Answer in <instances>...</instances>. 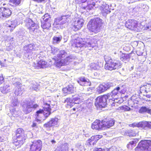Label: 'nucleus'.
<instances>
[{
    "label": "nucleus",
    "mask_w": 151,
    "mask_h": 151,
    "mask_svg": "<svg viewBox=\"0 0 151 151\" xmlns=\"http://www.w3.org/2000/svg\"><path fill=\"white\" fill-rule=\"evenodd\" d=\"M51 47V53L53 54L59 52L53 59L55 61V65L58 68L68 65L76 58V56L73 55H68L66 52L64 50H60L58 48L55 47Z\"/></svg>",
    "instance_id": "f257e3e1"
},
{
    "label": "nucleus",
    "mask_w": 151,
    "mask_h": 151,
    "mask_svg": "<svg viewBox=\"0 0 151 151\" xmlns=\"http://www.w3.org/2000/svg\"><path fill=\"white\" fill-rule=\"evenodd\" d=\"M84 39L83 42V39L81 38H78V40H73L72 43V46L76 47H84L93 48L96 45L97 41L94 38L87 36Z\"/></svg>",
    "instance_id": "f03ea898"
},
{
    "label": "nucleus",
    "mask_w": 151,
    "mask_h": 151,
    "mask_svg": "<svg viewBox=\"0 0 151 151\" xmlns=\"http://www.w3.org/2000/svg\"><path fill=\"white\" fill-rule=\"evenodd\" d=\"M124 91L121 90L119 87H118L114 88L111 93H109V101L108 104L111 105L113 108L118 106L119 104L123 102L122 100H121L119 98H115L118 96L119 93H124Z\"/></svg>",
    "instance_id": "7ed1b4c3"
},
{
    "label": "nucleus",
    "mask_w": 151,
    "mask_h": 151,
    "mask_svg": "<svg viewBox=\"0 0 151 151\" xmlns=\"http://www.w3.org/2000/svg\"><path fill=\"white\" fill-rule=\"evenodd\" d=\"M104 59L106 62L105 68L106 70L111 71L118 69L121 67L122 64L120 61L113 60L108 55L104 56Z\"/></svg>",
    "instance_id": "20e7f679"
},
{
    "label": "nucleus",
    "mask_w": 151,
    "mask_h": 151,
    "mask_svg": "<svg viewBox=\"0 0 151 151\" xmlns=\"http://www.w3.org/2000/svg\"><path fill=\"white\" fill-rule=\"evenodd\" d=\"M102 24V20L100 18H96L91 20L87 25V27L93 32H99Z\"/></svg>",
    "instance_id": "39448f33"
},
{
    "label": "nucleus",
    "mask_w": 151,
    "mask_h": 151,
    "mask_svg": "<svg viewBox=\"0 0 151 151\" xmlns=\"http://www.w3.org/2000/svg\"><path fill=\"white\" fill-rule=\"evenodd\" d=\"M50 104L45 103L42 109H40L36 112V121L37 122L41 120V116L44 115L45 117H47L51 114Z\"/></svg>",
    "instance_id": "423d86ee"
},
{
    "label": "nucleus",
    "mask_w": 151,
    "mask_h": 151,
    "mask_svg": "<svg viewBox=\"0 0 151 151\" xmlns=\"http://www.w3.org/2000/svg\"><path fill=\"white\" fill-rule=\"evenodd\" d=\"M22 107L23 111L27 114L31 112L33 109L37 108L38 107V105L37 104H33L32 101L25 100L22 104Z\"/></svg>",
    "instance_id": "0eeeda50"
},
{
    "label": "nucleus",
    "mask_w": 151,
    "mask_h": 151,
    "mask_svg": "<svg viewBox=\"0 0 151 151\" xmlns=\"http://www.w3.org/2000/svg\"><path fill=\"white\" fill-rule=\"evenodd\" d=\"M109 100V94L104 95L101 96L97 97L95 102V106L97 108H102L105 107L108 104L107 99Z\"/></svg>",
    "instance_id": "6e6552de"
},
{
    "label": "nucleus",
    "mask_w": 151,
    "mask_h": 151,
    "mask_svg": "<svg viewBox=\"0 0 151 151\" xmlns=\"http://www.w3.org/2000/svg\"><path fill=\"white\" fill-rule=\"evenodd\" d=\"M135 150L141 151H151V141L145 140L141 141L139 143Z\"/></svg>",
    "instance_id": "1a4fd4ad"
},
{
    "label": "nucleus",
    "mask_w": 151,
    "mask_h": 151,
    "mask_svg": "<svg viewBox=\"0 0 151 151\" xmlns=\"http://www.w3.org/2000/svg\"><path fill=\"white\" fill-rule=\"evenodd\" d=\"M72 97V99L67 98L65 101L64 103H67L68 108H71L75 104H79L81 102L82 99L78 95L73 96Z\"/></svg>",
    "instance_id": "9d476101"
},
{
    "label": "nucleus",
    "mask_w": 151,
    "mask_h": 151,
    "mask_svg": "<svg viewBox=\"0 0 151 151\" xmlns=\"http://www.w3.org/2000/svg\"><path fill=\"white\" fill-rule=\"evenodd\" d=\"M71 21L70 15H63L60 17L56 18L55 20V23L57 25H61L66 23H69Z\"/></svg>",
    "instance_id": "9b49d317"
},
{
    "label": "nucleus",
    "mask_w": 151,
    "mask_h": 151,
    "mask_svg": "<svg viewBox=\"0 0 151 151\" xmlns=\"http://www.w3.org/2000/svg\"><path fill=\"white\" fill-rule=\"evenodd\" d=\"M42 145V142L40 140L34 141L30 146V150L31 151H40Z\"/></svg>",
    "instance_id": "f8f14e48"
},
{
    "label": "nucleus",
    "mask_w": 151,
    "mask_h": 151,
    "mask_svg": "<svg viewBox=\"0 0 151 151\" xmlns=\"http://www.w3.org/2000/svg\"><path fill=\"white\" fill-rule=\"evenodd\" d=\"M132 125L134 127H137L145 130L148 129H151V122H147L146 121H142L138 123L133 124Z\"/></svg>",
    "instance_id": "ddd939ff"
},
{
    "label": "nucleus",
    "mask_w": 151,
    "mask_h": 151,
    "mask_svg": "<svg viewBox=\"0 0 151 151\" xmlns=\"http://www.w3.org/2000/svg\"><path fill=\"white\" fill-rule=\"evenodd\" d=\"M59 119L57 117H55L51 119L50 121L44 125V127L47 129H49L50 127L55 126L57 127L58 124Z\"/></svg>",
    "instance_id": "4468645a"
},
{
    "label": "nucleus",
    "mask_w": 151,
    "mask_h": 151,
    "mask_svg": "<svg viewBox=\"0 0 151 151\" xmlns=\"http://www.w3.org/2000/svg\"><path fill=\"white\" fill-rule=\"evenodd\" d=\"M84 24V20L80 19L76 20L74 22L72 29L75 31H77L80 29L83 26Z\"/></svg>",
    "instance_id": "2eb2a0df"
},
{
    "label": "nucleus",
    "mask_w": 151,
    "mask_h": 151,
    "mask_svg": "<svg viewBox=\"0 0 151 151\" xmlns=\"http://www.w3.org/2000/svg\"><path fill=\"white\" fill-rule=\"evenodd\" d=\"M102 136L97 135L92 136L90 139H88L87 141L88 145H94L97 142V141L101 138Z\"/></svg>",
    "instance_id": "dca6fc26"
},
{
    "label": "nucleus",
    "mask_w": 151,
    "mask_h": 151,
    "mask_svg": "<svg viewBox=\"0 0 151 151\" xmlns=\"http://www.w3.org/2000/svg\"><path fill=\"white\" fill-rule=\"evenodd\" d=\"M33 66L37 68H46L47 66V63L43 60H40L36 63L34 62L33 64Z\"/></svg>",
    "instance_id": "f3484780"
},
{
    "label": "nucleus",
    "mask_w": 151,
    "mask_h": 151,
    "mask_svg": "<svg viewBox=\"0 0 151 151\" xmlns=\"http://www.w3.org/2000/svg\"><path fill=\"white\" fill-rule=\"evenodd\" d=\"M79 79V80L77 82L81 86H87L91 84L89 80L84 77H81Z\"/></svg>",
    "instance_id": "a211bd4d"
},
{
    "label": "nucleus",
    "mask_w": 151,
    "mask_h": 151,
    "mask_svg": "<svg viewBox=\"0 0 151 151\" xmlns=\"http://www.w3.org/2000/svg\"><path fill=\"white\" fill-rule=\"evenodd\" d=\"M102 123L103 122L100 123V120H96L92 124L91 128L96 130L100 129L103 127Z\"/></svg>",
    "instance_id": "6ab92c4d"
},
{
    "label": "nucleus",
    "mask_w": 151,
    "mask_h": 151,
    "mask_svg": "<svg viewBox=\"0 0 151 151\" xmlns=\"http://www.w3.org/2000/svg\"><path fill=\"white\" fill-rule=\"evenodd\" d=\"M17 138H19L24 140H25L27 137L24 133V131L22 128H19L16 131Z\"/></svg>",
    "instance_id": "aec40b11"
},
{
    "label": "nucleus",
    "mask_w": 151,
    "mask_h": 151,
    "mask_svg": "<svg viewBox=\"0 0 151 151\" xmlns=\"http://www.w3.org/2000/svg\"><path fill=\"white\" fill-rule=\"evenodd\" d=\"M63 91L65 95L73 93L74 91V87L72 85H69L66 87L63 88Z\"/></svg>",
    "instance_id": "412c9836"
},
{
    "label": "nucleus",
    "mask_w": 151,
    "mask_h": 151,
    "mask_svg": "<svg viewBox=\"0 0 151 151\" xmlns=\"http://www.w3.org/2000/svg\"><path fill=\"white\" fill-rule=\"evenodd\" d=\"M63 39V36L60 33L56 34L53 37L52 43L54 44H58Z\"/></svg>",
    "instance_id": "4be33fe9"
},
{
    "label": "nucleus",
    "mask_w": 151,
    "mask_h": 151,
    "mask_svg": "<svg viewBox=\"0 0 151 151\" xmlns=\"http://www.w3.org/2000/svg\"><path fill=\"white\" fill-rule=\"evenodd\" d=\"M0 90L2 93H6L11 91L12 88L8 84H5L3 86L1 87Z\"/></svg>",
    "instance_id": "5701e85b"
},
{
    "label": "nucleus",
    "mask_w": 151,
    "mask_h": 151,
    "mask_svg": "<svg viewBox=\"0 0 151 151\" xmlns=\"http://www.w3.org/2000/svg\"><path fill=\"white\" fill-rule=\"evenodd\" d=\"M2 12L5 18L10 16L12 14L11 11L8 8L2 7L0 8V12Z\"/></svg>",
    "instance_id": "b1692460"
},
{
    "label": "nucleus",
    "mask_w": 151,
    "mask_h": 151,
    "mask_svg": "<svg viewBox=\"0 0 151 151\" xmlns=\"http://www.w3.org/2000/svg\"><path fill=\"white\" fill-rule=\"evenodd\" d=\"M24 88L22 85L16 86L15 88L14 93L16 96H20L24 91Z\"/></svg>",
    "instance_id": "393cba45"
},
{
    "label": "nucleus",
    "mask_w": 151,
    "mask_h": 151,
    "mask_svg": "<svg viewBox=\"0 0 151 151\" xmlns=\"http://www.w3.org/2000/svg\"><path fill=\"white\" fill-rule=\"evenodd\" d=\"M11 113L14 117H17L19 116L21 114V112L17 108L14 107L10 109Z\"/></svg>",
    "instance_id": "a878e982"
},
{
    "label": "nucleus",
    "mask_w": 151,
    "mask_h": 151,
    "mask_svg": "<svg viewBox=\"0 0 151 151\" xmlns=\"http://www.w3.org/2000/svg\"><path fill=\"white\" fill-rule=\"evenodd\" d=\"M114 124V121L113 119H111L108 121H103V125L104 127L106 128H109L112 126Z\"/></svg>",
    "instance_id": "bb28decb"
},
{
    "label": "nucleus",
    "mask_w": 151,
    "mask_h": 151,
    "mask_svg": "<svg viewBox=\"0 0 151 151\" xmlns=\"http://www.w3.org/2000/svg\"><path fill=\"white\" fill-rule=\"evenodd\" d=\"M50 19H48V21H44L42 22L41 27L44 29L48 30L51 27V22L52 21H50Z\"/></svg>",
    "instance_id": "cd10ccee"
},
{
    "label": "nucleus",
    "mask_w": 151,
    "mask_h": 151,
    "mask_svg": "<svg viewBox=\"0 0 151 151\" xmlns=\"http://www.w3.org/2000/svg\"><path fill=\"white\" fill-rule=\"evenodd\" d=\"M17 20H14L11 21V20H8L7 23V27L10 28H11L10 29L11 31L12 30L15 28L17 25Z\"/></svg>",
    "instance_id": "c85d7f7f"
},
{
    "label": "nucleus",
    "mask_w": 151,
    "mask_h": 151,
    "mask_svg": "<svg viewBox=\"0 0 151 151\" xmlns=\"http://www.w3.org/2000/svg\"><path fill=\"white\" fill-rule=\"evenodd\" d=\"M101 9H102V12L103 13L108 14L111 12L109 6L105 3H104L101 6Z\"/></svg>",
    "instance_id": "c756f323"
},
{
    "label": "nucleus",
    "mask_w": 151,
    "mask_h": 151,
    "mask_svg": "<svg viewBox=\"0 0 151 151\" xmlns=\"http://www.w3.org/2000/svg\"><path fill=\"white\" fill-rule=\"evenodd\" d=\"M140 91H145L147 93H151V84H147L145 86H143L140 87Z\"/></svg>",
    "instance_id": "7c9ffc66"
},
{
    "label": "nucleus",
    "mask_w": 151,
    "mask_h": 151,
    "mask_svg": "<svg viewBox=\"0 0 151 151\" xmlns=\"http://www.w3.org/2000/svg\"><path fill=\"white\" fill-rule=\"evenodd\" d=\"M130 22H131V27L130 29L131 30H136V28H137L138 30V28H140V26H139V24L137 23L136 21H134L133 20H130Z\"/></svg>",
    "instance_id": "2f4dec72"
},
{
    "label": "nucleus",
    "mask_w": 151,
    "mask_h": 151,
    "mask_svg": "<svg viewBox=\"0 0 151 151\" xmlns=\"http://www.w3.org/2000/svg\"><path fill=\"white\" fill-rule=\"evenodd\" d=\"M68 144L65 143L63 144L61 147H57L55 151H68Z\"/></svg>",
    "instance_id": "473e14b6"
},
{
    "label": "nucleus",
    "mask_w": 151,
    "mask_h": 151,
    "mask_svg": "<svg viewBox=\"0 0 151 151\" xmlns=\"http://www.w3.org/2000/svg\"><path fill=\"white\" fill-rule=\"evenodd\" d=\"M25 140L19 138H17V141L14 142V144L18 148L23 144Z\"/></svg>",
    "instance_id": "72a5a7b5"
},
{
    "label": "nucleus",
    "mask_w": 151,
    "mask_h": 151,
    "mask_svg": "<svg viewBox=\"0 0 151 151\" xmlns=\"http://www.w3.org/2000/svg\"><path fill=\"white\" fill-rule=\"evenodd\" d=\"M23 50L26 51L27 53L31 52L32 51L34 50V47L32 45L30 44L28 45L25 46L23 47Z\"/></svg>",
    "instance_id": "f704fd0d"
},
{
    "label": "nucleus",
    "mask_w": 151,
    "mask_h": 151,
    "mask_svg": "<svg viewBox=\"0 0 151 151\" xmlns=\"http://www.w3.org/2000/svg\"><path fill=\"white\" fill-rule=\"evenodd\" d=\"M89 2H89L87 4V5L86 6H83L82 7V8L86 10L87 11H88V10H90L91 9L96 5V3L95 2Z\"/></svg>",
    "instance_id": "c9c22d12"
},
{
    "label": "nucleus",
    "mask_w": 151,
    "mask_h": 151,
    "mask_svg": "<svg viewBox=\"0 0 151 151\" xmlns=\"http://www.w3.org/2000/svg\"><path fill=\"white\" fill-rule=\"evenodd\" d=\"M140 28H138V31H140L142 29H146L148 30H151V23H149L148 24L144 25V26L139 23Z\"/></svg>",
    "instance_id": "e433bc0d"
},
{
    "label": "nucleus",
    "mask_w": 151,
    "mask_h": 151,
    "mask_svg": "<svg viewBox=\"0 0 151 151\" xmlns=\"http://www.w3.org/2000/svg\"><path fill=\"white\" fill-rule=\"evenodd\" d=\"M10 5L14 7H16L21 4V0H9Z\"/></svg>",
    "instance_id": "4c0bfd02"
},
{
    "label": "nucleus",
    "mask_w": 151,
    "mask_h": 151,
    "mask_svg": "<svg viewBox=\"0 0 151 151\" xmlns=\"http://www.w3.org/2000/svg\"><path fill=\"white\" fill-rule=\"evenodd\" d=\"M26 31L23 29H20L16 32L17 35L19 38L21 39L24 37Z\"/></svg>",
    "instance_id": "58836bf2"
},
{
    "label": "nucleus",
    "mask_w": 151,
    "mask_h": 151,
    "mask_svg": "<svg viewBox=\"0 0 151 151\" xmlns=\"http://www.w3.org/2000/svg\"><path fill=\"white\" fill-rule=\"evenodd\" d=\"M30 88L32 90L37 91L38 90V85L35 81H32L30 82Z\"/></svg>",
    "instance_id": "ea45409f"
},
{
    "label": "nucleus",
    "mask_w": 151,
    "mask_h": 151,
    "mask_svg": "<svg viewBox=\"0 0 151 151\" xmlns=\"http://www.w3.org/2000/svg\"><path fill=\"white\" fill-rule=\"evenodd\" d=\"M151 110L149 108H147L145 106H142L139 110V113H147L148 114L150 113Z\"/></svg>",
    "instance_id": "a19ab883"
},
{
    "label": "nucleus",
    "mask_w": 151,
    "mask_h": 151,
    "mask_svg": "<svg viewBox=\"0 0 151 151\" xmlns=\"http://www.w3.org/2000/svg\"><path fill=\"white\" fill-rule=\"evenodd\" d=\"M101 85H102L105 91L110 88L113 87V84L110 82H108L106 83H103L101 84Z\"/></svg>",
    "instance_id": "79ce46f5"
},
{
    "label": "nucleus",
    "mask_w": 151,
    "mask_h": 151,
    "mask_svg": "<svg viewBox=\"0 0 151 151\" xmlns=\"http://www.w3.org/2000/svg\"><path fill=\"white\" fill-rule=\"evenodd\" d=\"M130 58L129 55L126 54H122L120 57L121 60L124 62L128 61Z\"/></svg>",
    "instance_id": "37998d69"
},
{
    "label": "nucleus",
    "mask_w": 151,
    "mask_h": 151,
    "mask_svg": "<svg viewBox=\"0 0 151 151\" xmlns=\"http://www.w3.org/2000/svg\"><path fill=\"white\" fill-rule=\"evenodd\" d=\"M138 141L139 140L137 139H134L133 140L130 142L127 145V147L128 148L130 147V146H131L132 147L135 146L136 143L138 142Z\"/></svg>",
    "instance_id": "c03bdc74"
},
{
    "label": "nucleus",
    "mask_w": 151,
    "mask_h": 151,
    "mask_svg": "<svg viewBox=\"0 0 151 151\" xmlns=\"http://www.w3.org/2000/svg\"><path fill=\"white\" fill-rule=\"evenodd\" d=\"M20 81V80L16 78H13L12 79V83L15 87L22 85L19 82Z\"/></svg>",
    "instance_id": "a18cd8bd"
},
{
    "label": "nucleus",
    "mask_w": 151,
    "mask_h": 151,
    "mask_svg": "<svg viewBox=\"0 0 151 151\" xmlns=\"http://www.w3.org/2000/svg\"><path fill=\"white\" fill-rule=\"evenodd\" d=\"M118 109L120 111H130V108L127 106H124L119 107Z\"/></svg>",
    "instance_id": "49530a36"
},
{
    "label": "nucleus",
    "mask_w": 151,
    "mask_h": 151,
    "mask_svg": "<svg viewBox=\"0 0 151 151\" xmlns=\"http://www.w3.org/2000/svg\"><path fill=\"white\" fill-rule=\"evenodd\" d=\"M139 99V98H135L134 97H132L131 98V100L129 101V102L131 103L132 102L134 104H137L138 103Z\"/></svg>",
    "instance_id": "de8ad7c7"
},
{
    "label": "nucleus",
    "mask_w": 151,
    "mask_h": 151,
    "mask_svg": "<svg viewBox=\"0 0 151 151\" xmlns=\"http://www.w3.org/2000/svg\"><path fill=\"white\" fill-rule=\"evenodd\" d=\"M42 19L44 20V21H48V19H50V21H52L51 18L50 16L48 14H45L43 17H42Z\"/></svg>",
    "instance_id": "09e8293b"
},
{
    "label": "nucleus",
    "mask_w": 151,
    "mask_h": 151,
    "mask_svg": "<svg viewBox=\"0 0 151 151\" xmlns=\"http://www.w3.org/2000/svg\"><path fill=\"white\" fill-rule=\"evenodd\" d=\"M126 135H129L130 136H134L135 135V134L134 131L129 130H127L125 132Z\"/></svg>",
    "instance_id": "8fccbe9b"
},
{
    "label": "nucleus",
    "mask_w": 151,
    "mask_h": 151,
    "mask_svg": "<svg viewBox=\"0 0 151 151\" xmlns=\"http://www.w3.org/2000/svg\"><path fill=\"white\" fill-rule=\"evenodd\" d=\"M85 103L86 104V106L89 108L92 106L93 102L91 99H88L85 101Z\"/></svg>",
    "instance_id": "3c124183"
},
{
    "label": "nucleus",
    "mask_w": 151,
    "mask_h": 151,
    "mask_svg": "<svg viewBox=\"0 0 151 151\" xmlns=\"http://www.w3.org/2000/svg\"><path fill=\"white\" fill-rule=\"evenodd\" d=\"M97 91L99 93H101L106 91L101 84L100 85L98 88Z\"/></svg>",
    "instance_id": "603ef678"
},
{
    "label": "nucleus",
    "mask_w": 151,
    "mask_h": 151,
    "mask_svg": "<svg viewBox=\"0 0 151 151\" xmlns=\"http://www.w3.org/2000/svg\"><path fill=\"white\" fill-rule=\"evenodd\" d=\"M75 1L76 3L80 4L81 3H84L86 2L88 3L89 1L91 2V1H92V0H75Z\"/></svg>",
    "instance_id": "864d4df0"
},
{
    "label": "nucleus",
    "mask_w": 151,
    "mask_h": 151,
    "mask_svg": "<svg viewBox=\"0 0 151 151\" xmlns=\"http://www.w3.org/2000/svg\"><path fill=\"white\" fill-rule=\"evenodd\" d=\"M104 150L105 151H116V148L115 147L113 146L109 148H105Z\"/></svg>",
    "instance_id": "5fc2aeb1"
},
{
    "label": "nucleus",
    "mask_w": 151,
    "mask_h": 151,
    "mask_svg": "<svg viewBox=\"0 0 151 151\" xmlns=\"http://www.w3.org/2000/svg\"><path fill=\"white\" fill-rule=\"evenodd\" d=\"M131 22H130V20H129L128 21H127L125 24V26L126 27L128 28L129 29H130V28H131Z\"/></svg>",
    "instance_id": "6e6d98bb"
},
{
    "label": "nucleus",
    "mask_w": 151,
    "mask_h": 151,
    "mask_svg": "<svg viewBox=\"0 0 151 151\" xmlns=\"http://www.w3.org/2000/svg\"><path fill=\"white\" fill-rule=\"evenodd\" d=\"M149 9V6L146 5H143L142 6V9L144 12L148 11Z\"/></svg>",
    "instance_id": "4d7b16f0"
},
{
    "label": "nucleus",
    "mask_w": 151,
    "mask_h": 151,
    "mask_svg": "<svg viewBox=\"0 0 151 151\" xmlns=\"http://www.w3.org/2000/svg\"><path fill=\"white\" fill-rule=\"evenodd\" d=\"M18 103V100L17 99H14L12 102V105L13 106H17V104Z\"/></svg>",
    "instance_id": "13d9d810"
},
{
    "label": "nucleus",
    "mask_w": 151,
    "mask_h": 151,
    "mask_svg": "<svg viewBox=\"0 0 151 151\" xmlns=\"http://www.w3.org/2000/svg\"><path fill=\"white\" fill-rule=\"evenodd\" d=\"M72 37L73 40H78V38H80L79 37V35L78 34H75L72 36Z\"/></svg>",
    "instance_id": "bf43d9fd"
},
{
    "label": "nucleus",
    "mask_w": 151,
    "mask_h": 151,
    "mask_svg": "<svg viewBox=\"0 0 151 151\" xmlns=\"http://www.w3.org/2000/svg\"><path fill=\"white\" fill-rule=\"evenodd\" d=\"M130 78L132 81H134L136 80L135 76L134 75H131L130 76Z\"/></svg>",
    "instance_id": "052dcab7"
},
{
    "label": "nucleus",
    "mask_w": 151,
    "mask_h": 151,
    "mask_svg": "<svg viewBox=\"0 0 151 151\" xmlns=\"http://www.w3.org/2000/svg\"><path fill=\"white\" fill-rule=\"evenodd\" d=\"M29 23L31 24V27H35V24L34 22H33L31 19L29 20Z\"/></svg>",
    "instance_id": "680f3d73"
},
{
    "label": "nucleus",
    "mask_w": 151,
    "mask_h": 151,
    "mask_svg": "<svg viewBox=\"0 0 151 151\" xmlns=\"http://www.w3.org/2000/svg\"><path fill=\"white\" fill-rule=\"evenodd\" d=\"M4 82V78L2 75H0V84Z\"/></svg>",
    "instance_id": "e2e57ef3"
},
{
    "label": "nucleus",
    "mask_w": 151,
    "mask_h": 151,
    "mask_svg": "<svg viewBox=\"0 0 151 151\" xmlns=\"http://www.w3.org/2000/svg\"><path fill=\"white\" fill-rule=\"evenodd\" d=\"M0 18L3 19H5L2 12H0Z\"/></svg>",
    "instance_id": "0e129e2a"
},
{
    "label": "nucleus",
    "mask_w": 151,
    "mask_h": 151,
    "mask_svg": "<svg viewBox=\"0 0 151 151\" xmlns=\"http://www.w3.org/2000/svg\"><path fill=\"white\" fill-rule=\"evenodd\" d=\"M94 151H105L104 148L102 149L101 148H96Z\"/></svg>",
    "instance_id": "69168bd1"
},
{
    "label": "nucleus",
    "mask_w": 151,
    "mask_h": 151,
    "mask_svg": "<svg viewBox=\"0 0 151 151\" xmlns=\"http://www.w3.org/2000/svg\"><path fill=\"white\" fill-rule=\"evenodd\" d=\"M91 68L92 69L95 70L97 69L96 67L95 66V64H92L91 65Z\"/></svg>",
    "instance_id": "338daca9"
},
{
    "label": "nucleus",
    "mask_w": 151,
    "mask_h": 151,
    "mask_svg": "<svg viewBox=\"0 0 151 151\" xmlns=\"http://www.w3.org/2000/svg\"><path fill=\"white\" fill-rule=\"evenodd\" d=\"M33 1H36L38 3H41L44 1L45 0H33Z\"/></svg>",
    "instance_id": "774afa93"
}]
</instances>
